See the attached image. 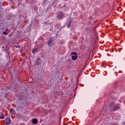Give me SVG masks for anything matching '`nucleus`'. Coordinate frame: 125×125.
<instances>
[{
  "mask_svg": "<svg viewBox=\"0 0 125 125\" xmlns=\"http://www.w3.org/2000/svg\"><path fill=\"white\" fill-rule=\"evenodd\" d=\"M5 31H8V28H6Z\"/></svg>",
  "mask_w": 125,
  "mask_h": 125,
  "instance_id": "nucleus-12",
  "label": "nucleus"
},
{
  "mask_svg": "<svg viewBox=\"0 0 125 125\" xmlns=\"http://www.w3.org/2000/svg\"><path fill=\"white\" fill-rule=\"evenodd\" d=\"M58 18H59V19H63V15H62V16L59 15Z\"/></svg>",
  "mask_w": 125,
  "mask_h": 125,
  "instance_id": "nucleus-8",
  "label": "nucleus"
},
{
  "mask_svg": "<svg viewBox=\"0 0 125 125\" xmlns=\"http://www.w3.org/2000/svg\"><path fill=\"white\" fill-rule=\"evenodd\" d=\"M51 42V41L49 42V43H50Z\"/></svg>",
  "mask_w": 125,
  "mask_h": 125,
  "instance_id": "nucleus-14",
  "label": "nucleus"
},
{
  "mask_svg": "<svg viewBox=\"0 0 125 125\" xmlns=\"http://www.w3.org/2000/svg\"><path fill=\"white\" fill-rule=\"evenodd\" d=\"M71 26V21H70L68 24V28H70V26Z\"/></svg>",
  "mask_w": 125,
  "mask_h": 125,
  "instance_id": "nucleus-10",
  "label": "nucleus"
},
{
  "mask_svg": "<svg viewBox=\"0 0 125 125\" xmlns=\"http://www.w3.org/2000/svg\"><path fill=\"white\" fill-rule=\"evenodd\" d=\"M5 124L7 125H10V124H11V120H10V118H6L5 120Z\"/></svg>",
  "mask_w": 125,
  "mask_h": 125,
  "instance_id": "nucleus-1",
  "label": "nucleus"
},
{
  "mask_svg": "<svg viewBox=\"0 0 125 125\" xmlns=\"http://www.w3.org/2000/svg\"><path fill=\"white\" fill-rule=\"evenodd\" d=\"M37 51H38L37 48H34L32 49V53H33V54H35Z\"/></svg>",
  "mask_w": 125,
  "mask_h": 125,
  "instance_id": "nucleus-5",
  "label": "nucleus"
},
{
  "mask_svg": "<svg viewBox=\"0 0 125 125\" xmlns=\"http://www.w3.org/2000/svg\"><path fill=\"white\" fill-rule=\"evenodd\" d=\"M1 120H3L4 119V115L2 113H1V116L0 117Z\"/></svg>",
  "mask_w": 125,
  "mask_h": 125,
  "instance_id": "nucleus-6",
  "label": "nucleus"
},
{
  "mask_svg": "<svg viewBox=\"0 0 125 125\" xmlns=\"http://www.w3.org/2000/svg\"><path fill=\"white\" fill-rule=\"evenodd\" d=\"M71 54V55H75V56H77V55H78V54H77V52H72Z\"/></svg>",
  "mask_w": 125,
  "mask_h": 125,
  "instance_id": "nucleus-7",
  "label": "nucleus"
},
{
  "mask_svg": "<svg viewBox=\"0 0 125 125\" xmlns=\"http://www.w3.org/2000/svg\"><path fill=\"white\" fill-rule=\"evenodd\" d=\"M32 124L33 125H37L38 124V119L37 118H34L32 120Z\"/></svg>",
  "mask_w": 125,
  "mask_h": 125,
  "instance_id": "nucleus-2",
  "label": "nucleus"
},
{
  "mask_svg": "<svg viewBox=\"0 0 125 125\" xmlns=\"http://www.w3.org/2000/svg\"><path fill=\"white\" fill-rule=\"evenodd\" d=\"M120 109V106H115L113 108V112H115V111H117Z\"/></svg>",
  "mask_w": 125,
  "mask_h": 125,
  "instance_id": "nucleus-4",
  "label": "nucleus"
},
{
  "mask_svg": "<svg viewBox=\"0 0 125 125\" xmlns=\"http://www.w3.org/2000/svg\"><path fill=\"white\" fill-rule=\"evenodd\" d=\"M3 35H5L6 36H7V35H8V33L6 31H4L3 32Z\"/></svg>",
  "mask_w": 125,
  "mask_h": 125,
  "instance_id": "nucleus-9",
  "label": "nucleus"
},
{
  "mask_svg": "<svg viewBox=\"0 0 125 125\" xmlns=\"http://www.w3.org/2000/svg\"><path fill=\"white\" fill-rule=\"evenodd\" d=\"M16 47H17H17H18V46H16ZM18 47H19V48H20V46H18Z\"/></svg>",
  "mask_w": 125,
  "mask_h": 125,
  "instance_id": "nucleus-13",
  "label": "nucleus"
},
{
  "mask_svg": "<svg viewBox=\"0 0 125 125\" xmlns=\"http://www.w3.org/2000/svg\"><path fill=\"white\" fill-rule=\"evenodd\" d=\"M71 59L73 60V61H76V60L78 59V56H72L71 57Z\"/></svg>",
  "mask_w": 125,
  "mask_h": 125,
  "instance_id": "nucleus-3",
  "label": "nucleus"
},
{
  "mask_svg": "<svg viewBox=\"0 0 125 125\" xmlns=\"http://www.w3.org/2000/svg\"><path fill=\"white\" fill-rule=\"evenodd\" d=\"M10 112L11 113H12V112H13V108H11V109H10Z\"/></svg>",
  "mask_w": 125,
  "mask_h": 125,
  "instance_id": "nucleus-11",
  "label": "nucleus"
}]
</instances>
